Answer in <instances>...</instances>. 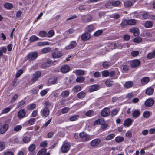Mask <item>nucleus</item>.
<instances>
[{
    "label": "nucleus",
    "mask_w": 155,
    "mask_h": 155,
    "mask_svg": "<svg viewBox=\"0 0 155 155\" xmlns=\"http://www.w3.org/2000/svg\"><path fill=\"white\" fill-rule=\"evenodd\" d=\"M93 19L92 16L89 15H82L81 16V19L84 23H87L92 21Z\"/></svg>",
    "instance_id": "nucleus-1"
},
{
    "label": "nucleus",
    "mask_w": 155,
    "mask_h": 155,
    "mask_svg": "<svg viewBox=\"0 0 155 155\" xmlns=\"http://www.w3.org/2000/svg\"><path fill=\"white\" fill-rule=\"evenodd\" d=\"M79 136L82 141L83 142L88 141L90 139V136L84 132L80 133Z\"/></svg>",
    "instance_id": "nucleus-2"
},
{
    "label": "nucleus",
    "mask_w": 155,
    "mask_h": 155,
    "mask_svg": "<svg viewBox=\"0 0 155 155\" xmlns=\"http://www.w3.org/2000/svg\"><path fill=\"white\" fill-rule=\"evenodd\" d=\"M110 112V109L108 107L104 108L101 111V114L103 117H107L109 115Z\"/></svg>",
    "instance_id": "nucleus-3"
},
{
    "label": "nucleus",
    "mask_w": 155,
    "mask_h": 155,
    "mask_svg": "<svg viewBox=\"0 0 155 155\" xmlns=\"http://www.w3.org/2000/svg\"><path fill=\"white\" fill-rule=\"evenodd\" d=\"M37 56L38 54L36 52H31L28 54L27 58L30 60H34L36 59Z\"/></svg>",
    "instance_id": "nucleus-4"
},
{
    "label": "nucleus",
    "mask_w": 155,
    "mask_h": 155,
    "mask_svg": "<svg viewBox=\"0 0 155 155\" xmlns=\"http://www.w3.org/2000/svg\"><path fill=\"white\" fill-rule=\"evenodd\" d=\"M70 145L67 143H64L62 146L61 150L62 152L63 153L67 152L70 148Z\"/></svg>",
    "instance_id": "nucleus-5"
},
{
    "label": "nucleus",
    "mask_w": 155,
    "mask_h": 155,
    "mask_svg": "<svg viewBox=\"0 0 155 155\" xmlns=\"http://www.w3.org/2000/svg\"><path fill=\"white\" fill-rule=\"evenodd\" d=\"M41 75V72L40 71L35 72L33 74V78L31 79L33 82H34L37 81Z\"/></svg>",
    "instance_id": "nucleus-6"
},
{
    "label": "nucleus",
    "mask_w": 155,
    "mask_h": 155,
    "mask_svg": "<svg viewBox=\"0 0 155 155\" xmlns=\"http://www.w3.org/2000/svg\"><path fill=\"white\" fill-rule=\"evenodd\" d=\"M62 55V54L61 52L60 51L57 50L54 51L52 54V57L55 58H58Z\"/></svg>",
    "instance_id": "nucleus-7"
},
{
    "label": "nucleus",
    "mask_w": 155,
    "mask_h": 155,
    "mask_svg": "<svg viewBox=\"0 0 155 155\" xmlns=\"http://www.w3.org/2000/svg\"><path fill=\"white\" fill-rule=\"evenodd\" d=\"M141 62L139 60L136 59L132 61L130 64L132 68H136L140 65Z\"/></svg>",
    "instance_id": "nucleus-8"
},
{
    "label": "nucleus",
    "mask_w": 155,
    "mask_h": 155,
    "mask_svg": "<svg viewBox=\"0 0 155 155\" xmlns=\"http://www.w3.org/2000/svg\"><path fill=\"white\" fill-rule=\"evenodd\" d=\"M154 101L152 98H149L145 102V105L147 107H150L153 105L154 104Z\"/></svg>",
    "instance_id": "nucleus-9"
},
{
    "label": "nucleus",
    "mask_w": 155,
    "mask_h": 155,
    "mask_svg": "<svg viewBox=\"0 0 155 155\" xmlns=\"http://www.w3.org/2000/svg\"><path fill=\"white\" fill-rule=\"evenodd\" d=\"M91 35L88 32H86L83 34L81 36V39L83 41H87L89 40Z\"/></svg>",
    "instance_id": "nucleus-10"
},
{
    "label": "nucleus",
    "mask_w": 155,
    "mask_h": 155,
    "mask_svg": "<svg viewBox=\"0 0 155 155\" xmlns=\"http://www.w3.org/2000/svg\"><path fill=\"white\" fill-rule=\"evenodd\" d=\"M25 109H21L18 112V116L19 118H22L25 116Z\"/></svg>",
    "instance_id": "nucleus-11"
},
{
    "label": "nucleus",
    "mask_w": 155,
    "mask_h": 155,
    "mask_svg": "<svg viewBox=\"0 0 155 155\" xmlns=\"http://www.w3.org/2000/svg\"><path fill=\"white\" fill-rule=\"evenodd\" d=\"M77 45V44L75 41H71L70 44L65 47L66 49L68 50L75 48Z\"/></svg>",
    "instance_id": "nucleus-12"
},
{
    "label": "nucleus",
    "mask_w": 155,
    "mask_h": 155,
    "mask_svg": "<svg viewBox=\"0 0 155 155\" xmlns=\"http://www.w3.org/2000/svg\"><path fill=\"white\" fill-rule=\"evenodd\" d=\"M101 140L98 139L93 140L90 143L92 147H95L98 146L101 143Z\"/></svg>",
    "instance_id": "nucleus-13"
},
{
    "label": "nucleus",
    "mask_w": 155,
    "mask_h": 155,
    "mask_svg": "<svg viewBox=\"0 0 155 155\" xmlns=\"http://www.w3.org/2000/svg\"><path fill=\"white\" fill-rule=\"evenodd\" d=\"M70 70V67L68 65H66L62 66L61 68V71L64 73L68 72Z\"/></svg>",
    "instance_id": "nucleus-14"
},
{
    "label": "nucleus",
    "mask_w": 155,
    "mask_h": 155,
    "mask_svg": "<svg viewBox=\"0 0 155 155\" xmlns=\"http://www.w3.org/2000/svg\"><path fill=\"white\" fill-rule=\"evenodd\" d=\"M42 112V114L43 116L47 117L49 115L50 110L48 108L45 107L43 109Z\"/></svg>",
    "instance_id": "nucleus-15"
},
{
    "label": "nucleus",
    "mask_w": 155,
    "mask_h": 155,
    "mask_svg": "<svg viewBox=\"0 0 155 155\" xmlns=\"http://www.w3.org/2000/svg\"><path fill=\"white\" fill-rule=\"evenodd\" d=\"M8 125L7 124L3 125L1 128L0 132L1 134L4 133L7 130Z\"/></svg>",
    "instance_id": "nucleus-16"
},
{
    "label": "nucleus",
    "mask_w": 155,
    "mask_h": 155,
    "mask_svg": "<svg viewBox=\"0 0 155 155\" xmlns=\"http://www.w3.org/2000/svg\"><path fill=\"white\" fill-rule=\"evenodd\" d=\"M143 25L145 28H149L152 26L153 23L151 21H145Z\"/></svg>",
    "instance_id": "nucleus-17"
},
{
    "label": "nucleus",
    "mask_w": 155,
    "mask_h": 155,
    "mask_svg": "<svg viewBox=\"0 0 155 155\" xmlns=\"http://www.w3.org/2000/svg\"><path fill=\"white\" fill-rule=\"evenodd\" d=\"M154 92V89L152 87H149L146 91V94L148 95H150L153 94Z\"/></svg>",
    "instance_id": "nucleus-18"
},
{
    "label": "nucleus",
    "mask_w": 155,
    "mask_h": 155,
    "mask_svg": "<svg viewBox=\"0 0 155 155\" xmlns=\"http://www.w3.org/2000/svg\"><path fill=\"white\" fill-rule=\"evenodd\" d=\"M133 85V83L131 81L126 82L124 85V87L126 88L131 87Z\"/></svg>",
    "instance_id": "nucleus-19"
},
{
    "label": "nucleus",
    "mask_w": 155,
    "mask_h": 155,
    "mask_svg": "<svg viewBox=\"0 0 155 155\" xmlns=\"http://www.w3.org/2000/svg\"><path fill=\"white\" fill-rule=\"evenodd\" d=\"M150 80V78L148 77H145L143 78L141 80V83L143 85L146 84L149 82Z\"/></svg>",
    "instance_id": "nucleus-20"
},
{
    "label": "nucleus",
    "mask_w": 155,
    "mask_h": 155,
    "mask_svg": "<svg viewBox=\"0 0 155 155\" xmlns=\"http://www.w3.org/2000/svg\"><path fill=\"white\" fill-rule=\"evenodd\" d=\"M132 123V121L131 119L130 118H128L125 121L124 123V125L125 126L129 127L131 125Z\"/></svg>",
    "instance_id": "nucleus-21"
},
{
    "label": "nucleus",
    "mask_w": 155,
    "mask_h": 155,
    "mask_svg": "<svg viewBox=\"0 0 155 155\" xmlns=\"http://www.w3.org/2000/svg\"><path fill=\"white\" fill-rule=\"evenodd\" d=\"M84 71L81 70H77L75 71V73L76 75H82L84 74Z\"/></svg>",
    "instance_id": "nucleus-22"
},
{
    "label": "nucleus",
    "mask_w": 155,
    "mask_h": 155,
    "mask_svg": "<svg viewBox=\"0 0 155 155\" xmlns=\"http://www.w3.org/2000/svg\"><path fill=\"white\" fill-rule=\"evenodd\" d=\"M111 65V63L110 61H106L103 62L102 66L105 68H107Z\"/></svg>",
    "instance_id": "nucleus-23"
},
{
    "label": "nucleus",
    "mask_w": 155,
    "mask_h": 155,
    "mask_svg": "<svg viewBox=\"0 0 155 155\" xmlns=\"http://www.w3.org/2000/svg\"><path fill=\"white\" fill-rule=\"evenodd\" d=\"M132 116L134 118H137L139 117L140 114L139 111L135 110L132 113Z\"/></svg>",
    "instance_id": "nucleus-24"
},
{
    "label": "nucleus",
    "mask_w": 155,
    "mask_h": 155,
    "mask_svg": "<svg viewBox=\"0 0 155 155\" xmlns=\"http://www.w3.org/2000/svg\"><path fill=\"white\" fill-rule=\"evenodd\" d=\"M94 30L93 26L92 25H90L87 26L86 28V30L89 32H91Z\"/></svg>",
    "instance_id": "nucleus-25"
},
{
    "label": "nucleus",
    "mask_w": 155,
    "mask_h": 155,
    "mask_svg": "<svg viewBox=\"0 0 155 155\" xmlns=\"http://www.w3.org/2000/svg\"><path fill=\"white\" fill-rule=\"evenodd\" d=\"M99 86L97 85H93L91 86L89 90L91 92H93L98 90Z\"/></svg>",
    "instance_id": "nucleus-26"
},
{
    "label": "nucleus",
    "mask_w": 155,
    "mask_h": 155,
    "mask_svg": "<svg viewBox=\"0 0 155 155\" xmlns=\"http://www.w3.org/2000/svg\"><path fill=\"white\" fill-rule=\"evenodd\" d=\"M57 78L56 77H53L49 80V81L52 84H54L57 83Z\"/></svg>",
    "instance_id": "nucleus-27"
},
{
    "label": "nucleus",
    "mask_w": 155,
    "mask_h": 155,
    "mask_svg": "<svg viewBox=\"0 0 155 155\" xmlns=\"http://www.w3.org/2000/svg\"><path fill=\"white\" fill-rule=\"evenodd\" d=\"M31 139L30 137L26 136L23 139V141L24 143H28L30 141Z\"/></svg>",
    "instance_id": "nucleus-28"
},
{
    "label": "nucleus",
    "mask_w": 155,
    "mask_h": 155,
    "mask_svg": "<svg viewBox=\"0 0 155 155\" xmlns=\"http://www.w3.org/2000/svg\"><path fill=\"white\" fill-rule=\"evenodd\" d=\"M128 25H135L137 23V20L134 19L128 20Z\"/></svg>",
    "instance_id": "nucleus-29"
},
{
    "label": "nucleus",
    "mask_w": 155,
    "mask_h": 155,
    "mask_svg": "<svg viewBox=\"0 0 155 155\" xmlns=\"http://www.w3.org/2000/svg\"><path fill=\"white\" fill-rule=\"evenodd\" d=\"M81 89V87L78 85L76 86H74L73 89L72 91L74 92H78L80 91Z\"/></svg>",
    "instance_id": "nucleus-30"
},
{
    "label": "nucleus",
    "mask_w": 155,
    "mask_h": 155,
    "mask_svg": "<svg viewBox=\"0 0 155 155\" xmlns=\"http://www.w3.org/2000/svg\"><path fill=\"white\" fill-rule=\"evenodd\" d=\"M124 3V6L126 7H130L133 5L132 2L129 1H126Z\"/></svg>",
    "instance_id": "nucleus-31"
},
{
    "label": "nucleus",
    "mask_w": 155,
    "mask_h": 155,
    "mask_svg": "<svg viewBox=\"0 0 155 155\" xmlns=\"http://www.w3.org/2000/svg\"><path fill=\"white\" fill-rule=\"evenodd\" d=\"M105 7L107 8H110L113 6L112 0L108 1L106 2Z\"/></svg>",
    "instance_id": "nucleus-32"
},
{
    "label": "nucleus",
    "mask_w": 155,
    "mask_h": 155,
    "mask_svg": "<svg viewBox=\"0 0 155 155\" xmlns=\"http://www.w3.org/2000/svg\"><path fill=\"white\" fill-rule=\"evenodd\" d=\"M115 136L114 134H112L107 135L105 138L106 140H110L113 139Z\"/></svg>",
    "instance_id": "nucleus-33"
},
{
    "label": "nucleus",
    "mask_w": 155,
    "mask_h": 155,
    "mask_svg": "<svg viewBox=\"0 0 155 155\" xmlns=\"http://www.w3.org/2000/svg\"><path fill=\"white\" fill-rule=\"evenodd\" d=\"M112 4L113 6H119L121 3V2L119 1H114L112 0Z\"/></svg>",
    "instance_id": "nucleus-34"
},
{
    "label": "nucleus",
    "mask_w": 155,
    "mask_h": 155,
    "mask_svg": "<svg viewBox=\"0 0 155 155\" xmlns=\"http://www.w3.org/2000/svg\"><path fill=\"white\" fill-rule=\"evenodd\" d=\"M50 66V63L45 62L43 63L41 65V67L43 68L46 69Z\"/></svg>",
    "instance_id": "nucleus-35"
},
{
    "label": "nucleus",
    "mask_w": 155,
    "mask_h": 155,
    "mask_svg": "<svg viewBox=\"0 0 155 155\" xmlns=\"http://www.w3.org/2000/svg\"><path fill=\"white\" fill-rule=\"evenodd\" d=\"M85 93L83 91H81L78 94V97L79 98H83L85 95Z\"/></svg>",
    "instance_id": "nucleus-36"
},
{
    "label": "nucleus",
    "mask_w": 155,
    "mask_h": 155,
    "mask_svg": "<svg viewBox=\"0 0 155 155\" xmlns=\"http://www.w3.org/2000/svg\"><path fill=\"white\" fill-rule=\"evenodd\" d=\"M105 84L106 85L109 87H111L113 84V82L111 81H110V80L107 79L105 81Z\"/></svg>",
    "instance_id": "nucleus-37"
},
{
    "label": "nucleus",
    "mask_w": 155,
    "mask_h": 155,
    "mask_svg": "<svg viewBox=\"0 0 155 155\" xmlns=\"http://www.w3.org/2000/svg\"><path fill=\"white\" fill-rule=\"evenodd\" d=\"M5 7L7 9H11L13 7V5L11 3H6L4 5Z\"/></svg>",
    "instance_id": "nucleus-38"
},
{
    "label": "nucleus",
    "mask_w": 155,
    "mask_h": 155,
    "mask_svg": "<svg viewBox=\"0 0 155 155\" xmlns=\"http://www.w3.org/2000/svg\"><path fill=\"white\" fill-rule=\"evenodd\" d=\"M124 138L118 136L116 137L115 138V141L117 143L120 142L124 140Z\"/></svg>",
    "instance_id": "nucleus-39"
},
{
    "label": "nucleus",
    "mask_w": 155,
    "mask_h": 155,
    "mask_svg": "<svg viewBox=\"0 0 155 155\" xmlns=\"http://www.w3.org/2000/svg\"><path fill=\"white\" fill-rule=\"evenodd\" d=\"M47 150L44 148L40 150L38 153V155H44L46 152Z\"/></svg>",
    "instance_id": "nucleus-40"
},
{
    "label": "nucleus",
    "mask_w": 155,
    "mask_h": 155,
    "mask_svg": "<svg viewBox=\"0 0 155 155\" xmlns=\"http://www.w3.org/2000/svg\"><path fill=\"white\" fill-rule=\"evenodd\" d=\"M25 102L23 100H21L19 102L18 104V107H23L24 105L25 104Z\"/></svg>",
    "instance_id": "nucleus-41"
},
{
    "label": "nucleus",
    "mask_w": 155,
    "mask_h": 155,
    "mask_svg": "<svg viewBox=\"0 0 155 155\" xmlns=\"http://www.w3.org/2000/svg\"><path fill=\"white\" fill-rule=\"evenodd\" d=\"M85 80V78L84 77L82 76H80L77 78L76 79V81L78 82H82Z\"/></svg>",
    "instance_id": "nucleus-42"
},
{
    "label": "nucleus",
    "mask_w": 155,
    "mask_h": 155,
    "mask_svg": "<svg viewBox=\"0 0 155 155\" xmlns=\"http://www.w3.org/2000/svg\"><path fill=\"white\" fill-rule=\"evenodd\" d=\"M36 106L35 104H31L28 105L27 106V108L29 110H31L35 108Z\"/></svg>",
    "instance_id": "nucleus-43"
},
{
    "label": "nucleus",
    "mask_w": 155,
    "mask_h": 155,
    "mask_svg": "<svg viewBox=\"0 0 155 155\" xmlns=\"http://www.w3.org/2000/svg\"><path fill=\"white\" fill-rule=\"evenodd\" d=\"M38 38L36 36H32L30 38L29 40L31 42H33L38 40Z\"/></svg>",
    "instance_id": "nucleus-44"
},
{
    "label": "nucleus",
    "mask_w": 155,
    "mask_h": 155,
    "mask_svg": "<svg viewBox=\"0 0 155 155\" xmlns=\"http://www.w3.org/2000/svg\"><path fill=\"white\" fill-rule=\"evenodd\" d=\"M143 18L145 19H149L150 18V15L147 12H145L142 15Z\"/></svg>",
    "instance_id": "nucleus-45"
},
{
    "label": "nucleus",
    "mask_w": 155,
    "mask_h": 155,
    "mask_svg": "<svg viewBox=\"0 0 155 155\" xmlns=\"http://www.w3.org/2000/svg\"><path fill=\"white\" fill-rule=\"evenodd\" d=\"M69 93L68 91H64L61 93V95L63 97H66L69 95Z\"/></svg>",
    "instance_id": "nucleus-46"
},
{
    "label": "nucleus",
    "mask_w": 155,
    "mask_h": 155,
    "mask_svg": "<svg viewBox=\"0 0 155 155\" xmlns=\"http://www.w3.org/2000/svg\"><path fill=\"white\" fill-rule=\"evenodd\" d=\"M21 128V126L20 125H16L14 127V130L15 132H18L20 130Z\"/></svg>",
    "instance_id": "nucleus-47"
},
{
    "label": "nucleus",
    "mask_w": 155,
    "mask_h": 155,
    "mask_svg": "<svg viewBox=\"0 0 155 155\" xmlns=\"http://www.w3.org/2000/svg\"><path fill=\"white\" fill-rule=\"evenodd\" d=\"M103 31L102 30H99L96 31L94 34V36L95 37H97L101 35L103 33Z\"/></svg>",
    "instance_id": "nucleus-48"
},
{
    "label": "nucleus",
    "mask_w": 155,
    "mask_h": 155,
    "mask_svg": "<svg viewBox=\"0 0 155 155\" xmlns=\"http://www.w3.org/2000/svg\"><path fill=\"white\" fill-rule=\"evenodd\" d=\"M79 117L78 115H75L72 116L70 118V120L71 121H74L78 120Z\"/></svg>",
    "instance_id": "nucleus-49"
},
{
    "label": "nucleus",
    "mask_w": 155,
    "mask_h": 155,
    "mask_svg": "<svg viewBox=\"0 0 155 155\" xmlns=\"http://www.w3.org/2000/svg\"><path fill=\"white\" fill-rule=\"evenodd\" d=\"M51 48L49 47L45 48L42 50V52L43 53H46L50 51Z\"/></svg>",
    "instance_id": "nucleus-50"
},
{
    "label": "nucleus",
    "mask_w": 155,
    "mask_h": 155,
    "mask_svg": "<svg viewBox=\"0 0 155 155\" xmlns=\"http://www.w3.org/2000/svg\"><path fill=\"white\" fill-rule=\"evenodd\" d=\"M94 114V111L92 110H89L85 113V115L88 117H91Z\"/></svg>",
    "instance_id": "nucleus-51"
},
{
    "label": "nucleus",
    "mask_w": 155,
    "mask_h": 155,
    "mask_svg": "<svg viewBox=\"0 0 155 155\" xmlns=\"http://www.w3.org/2000/svg\"><path fill=\"white\" fill-rule=\"evenodd\" d=\"M153 52L148 54L147 56V58L148 59H151L154 57Z\"/></svg>",
    "instance_id": "nucleus-52"
},
{
    "label": "nucleus",
    "mask_w": 155,
    "mask_h": 155,
    "mask_svg": "<svg viewBox=\"0 0 155 155\" xmlns=\"http://www.w3.org/2000/svg\"><path fill=\"white\" fill-rule=\"evenodd\" d=\"M5 144L4 142H0V151L2 150L5 148Z\"/></svg>",
    "instance_id": "nucleus-53"
},
{
    "label": "nucleus",
    "mask_w": 155,
    "mask_h": 155,
    "mask_svg": "<svg viewBox=\"0 0 155 155\" xmlns=\"http://www.w3.org/2000/svg\"><path fill=\"white\" fill-rule=\"evenodd\" d=\"M38 45L39 46H42L48 45L49 42H40L38 43Z\"/></svg>",
    "instance_id": "nucleus-54"
},
{
    "label": "nucleus",
    "mask_w": 155,
    "mask_h": 155,
    "mask_svg": "<svg viewBox=\"0 0 155 155\" xmlns=\"http://www.w3.org/2000/svg\"><path fill=\"white\" fill-rule=\"evenodd\" d=\"M18 98V95L17 94H15L12 98L10 102L11 103H13L15 101H16Z\"/></svg>",
    "instance_id": "nucleus-55"
},
{
    "label": "nucleus",
    "mask_w": 155,
    "mask_h": 155,
    "mask_svg": "<svg viewBox=\"0 0 155 155\" xmlns=\"http://www.w3.org/2000/svg\"><path fill=\"white\" fill-rule=\"evenodd\" d=\"M54 34V31L53 30H50L48 33H47V35L48 37H52Z\"/></svg>",
    "instance_id": "nucleus-56"
},
{
    "label": "nucleus",
    "mask_w": 155,
    "mask_h": 155,
    "mask_svg": "<svg viewBox=\"0 0 155 155\" xmlns=\"http://www.w3.org/2000/svg\"><path fill=\"white\" fill-rule=\"evenodd\" d=\"M142 39L141 37L136 38L134 39V41L136 43H139L142 41Z\"/></svg>",
    "instance_id": "nucleus-57"
},
{
    "label": "nucleus",
    "mask_w": 155,
    "mask_h": 155,
    "mask_svg": "<svg viewBox=\"0 0 155 155\" xmlns=\"http://www.w3.org/2000/svg\"><path fill=\"white\" fill-rule=\"evenodd\" d=\"M102 75L104 77H107L109 75V73L107 70H105L102 71Z\"/></svg>",
    "instance_id": "nucleus-58"
},
{
    "label": "nucleus",
    "mask_w": 155,
    "mask_h": 155,
    "mask_svg": "<svg viewBox=\"0 0 155 155\" xmlns=\"http://www.w3.org/2000/svg\"><path fill=\"white\" fill-rule=\"evenodd\" d=\"M150 113L149 111H145L143 113V117L146 118H148L150 116Z\"/></svg>",
    "instance_id": "nucleus-59"
},
{
    "label": "nucleus",
    "mask_w": 155,
    "mask_h": 155,
    "mask_svg": "<svg viewBox=\"0 0 155 155\" xmlns=\"http://www.w3.org/2000/svg\"><path fill=\"white\" fill-rule=\"evenodd\" d=\"M128 20H127L126 19H123L122 20V21L121 24V26H124L127 25H128Z\"/></svg>",
    "instance_id": "nucleus-60"
},
{
    "label": "nucleus",
    "mask_w": 155,
    "mask_h": 155,
    "mask_svg": "<svg viewBox=\"0 0 155 155\" xmlns=\"http://www.w3.org/2000/svg\"><path fill=\"white\" fill-rule=\"evenodd\" d=\"M139 31V29L137 28H132L130 29V31L134 34Z\"/></svg>",
    "instance_id": "nucleus-61"
},
{
    "label": "nucleus",
    "mask_w": 155,
    "mask_h": 155,
    "mask_svg": "<svg viewBox=\"0 0 155 155\" xmlns=\"http://www.w3.org/2000/svg\"><path fill=\"white\" fill-rule=\"evenodd\" d=\"M35 148V146L34 144H32L29 147L28 150L30 151H33Z\"/></svg>",
    "instance_id": "nucleus-62"
},
{
    "label": "nucleus",
    "mask_w": 155,
    "mask_h": 155,
    "mask_svg": "<svg viewBox=\"0 0 155 155\" xmlns=\"http://www.w3.org/2000/svg\"><path fill=\"white\" fill-rule=\"evenodd\" d=\"M39 35L42 37H45L47 35V33L44 31H41L39 32Z\"/></svg>",
    "instance_id": "nucleus-63"
},
{
    "label": "nucleus",
    "mask_w": 155,
    "mask_h": 155,
    "mask_svg": "<svg viewBox=\"0 0 155 155\" xmlns=\"http://www.w3.org/2000/svg\"><path fill=\"white\" fill-rule=\"evenodd\" d=\"M139 54V52L138 51H134L131 52V54L133 57L137 56Z\"/></svg>",
    "instance_id": "nucleus-64"
}]
</instances>
